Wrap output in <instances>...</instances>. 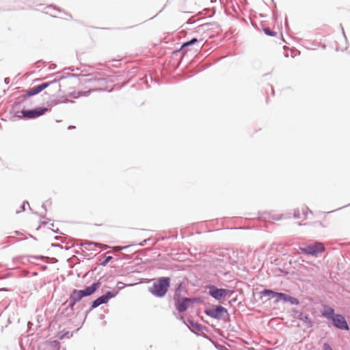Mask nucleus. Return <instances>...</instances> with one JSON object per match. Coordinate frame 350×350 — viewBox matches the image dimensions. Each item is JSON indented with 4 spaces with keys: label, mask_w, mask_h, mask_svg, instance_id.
Here are the masks:
<instances>
[{
    "label": "nucleus",
    "mask_w": 350,
    "mask_h": 350,
    "mask_svg": "<svg viewBox=\"0 0 350 350\" xmlns=\"http://www.w3.org/2000/svg\"><path fill=\"white\" fill-rule=\"evenodd\" d=\"M170 283L169 278H161L153 283L149 290L154 295L161 297L167 293Z\"/></svg>",
    "instance_id": "nucleus-1"
},
{
    "label": "nucleus",
    "mask_w": 350,
    "mask_h": 350,
    "mask_svg": "<svg viewBox=\"0 0 350 350\" xmlns=\"http://www.w3.org/2000/svg\"><path fill=\"white\" fill-rule=\"evenodd\" d=\"M205 313L208 316L217 319H225L226 317H228V310L221 306H213L206 310Z\"/></svg>",
    "instance_id": "nucleus-2"
},
{
    "label": "nucleus",
    "mask_w": 350,
    "mask_h": 350,
    "mask_svg": "<svg viewBox=\"0 0 350 350\" xmlns=\"http://www.w3.org/2000/svg\"><path fill=\"white\" fill-rule=\"evenodd\" d=\"M300 250L305 254L317 255L318 253L324 252L325 247L321 243H315L304 247H300Z\"/></svg>",
    "instance_id": "nucleus-3"
},
{
    "label": "nucleus",
    "mask_w": 350,
    "mask_h": 350,
    "mask_svg": "<svg viewBox=\"0 0 350 350\" xmlns=\"http://www.w3.org/2000/svg\"><path fill=\"white\" fill-rule=\"evenodd\" d=\"M331 320L336 327L340 329L349 330V325L342 315L336 314Z\"/></svg>",
    "instance_id": "nucleus-4"
},
{
    "label": "nucleus",
    "mask_w": 350,
    "mask_h": 350,
    "mask_svg": "<svg viewBox=\"0 0 350 350\" xmlns=\"http://www.w3.org/2000/svg\"><path fill=\"white\" fill-rule=\"evenodd\" d=\"M229 291L224 288H217L215 286L210 287L209 294L216 299H219L222 297H225Z\"/></svg>",
    "instance_id": "nucleus-5"
},
{
    "label": "nucleus",
    "mask_w": 350,
    "mask_h": 350,
    "mask_svg": "<svg viewBox=\"0 0 350 350\" xmlns=\"http://www.w3.org/2000/svg\"><path fill=\"white\" fill-rule=\"evenodd\" d=\"M47 109L46 108H41L38 109L23 111L22 113L25 118H34L43 115Z\"/></svg>",
    "instance_id": "nucleus-6"
},
{
    "label": "nucleus",
    "mask_w": 350,
    "mask_h": 350,
    "mask_svg": "<svg viewBox=\"0 0 350 350\" xmlns=\"http://www.w3.org/2000/svg\"><path fill=\"white\" fill-rule=\"evenodd\" d=\"M112 297L113 295L110 292H108L106 295L97 298L92 303V308H95L103 304L107 303Z\"/></svg>",
    "instance_id": "nucleus-7"
},
{
    "label": "nucleus",
    "mask_w": 350,
    "mask_h": 350,
    "mask_svg": "<svg viewBox=\"0 0 350 350\" xmlns=\"http://www.w3.org/2000/svg\"><path fill=\"white\" fill-rule=\"evenodd\" d=\"M83 297V296L82 294V291L74 290L70 296V306L71 308L73 307V306L75 304V303L79 301Z\"/></svg>",
    "instance_id": "nucleus-8"
},
{
    "label": "nucleus",
    "mask_w": 350,
    "mask_h": 350,
    "mask_svg": "<svg viewBox=\"0 0 350 350\" xmlns=\"http://www.w3.org/2000/svg\"><path fill=\"white\" fill-rule=\"evenodd\" d=\"M49 85V83H42L39 85L33 87L32 88L29 89L27 91V94L30 96L36 95V94H38L39 92H40L41 91H42L43 90H44L45 88H46Z\"/></svg>",
    "instance_id": "nucleus-9"
},
{
    "label": "nucleus",
    "mask_w": 350,
    "mask_h": 350,
    "mask_svg": "<svg viewBox=\"0 0 350 350\" xmlns=\"http://www.w3.org/2000/svg\"><path fill=\"white\" fill-rule=\"evenodd\" d=\"M100 286V283L96 282L92 284L91 286H88L85 289L81 290L83 297L92 295Z\"/></svg>",
    "instance_id": "nucleus-10"
},
{
    "label": "nucleus",
    "mask_w": 350,
    "mask_h": 350,
    "mask_svg": "<svg viewBox=\"0 0 350 350\" xmlns=\"http://www.w3.org/2000/svg\"><path fill=\"white\" fill-rule=\"evenodd\" d=\"M100 286V283L96 282L92 284L91 286H88L85 289L81 290L83 297L92 295Z\"/></svg>",
    "instance_id": "nucleus-11"
},
{
    "label": "nucleus",
    "mask_w": 350,
    "mask_h": 350,
    "mask_svg": "<svg viewBox=\"0 0 350 350\" xmlns=\"http://www.w3.org/2000/svg\"><path fill=\"white\" fill-rule=\"evenodd\" d=\"M336 314L334 313V310L332 308L329 306H323V309L322 310V315L323 317L331 320Z\"/></svg>",
    "instance_id": "nucleus-12"
},
{
    "label": "nucleus",
    "mask_w": 350,
    "mask_h": 350,
    "mask_svg": "<svg viewBox=\"0 0 350 350\" xmlns=\"http://www.w3.org/2000/svg\"><path fill=\"white\" fill-rule=\"evenodd\" d=\"M191 300L188 298H185L183 299L182 301H178L176 306V308L179 312H183L185 311L188 306V303L191 302Z\"/></svg>",
    "instance_id": "nucleus-13"
},
{
    "label": "nucleus",
    "mask_w": 350,
    "mask_h": 350,
    "mask_svg": "<svg viewBox=\"0 0 350 350\" xmlns=\"http://www.w3.org/2000/svg\"><path fill=\"white\" fill-rule=\"evenodd\" d=\"M300 319L304 321L307 327H311L312 326V322L308 316H301Z\"/></svg>",
    "instance_id": "nucleus-14"
},
{
    "label": "nucleus",
    "mask_w": 350,
    "mask_h": 350,
    "mask_svg": "<svg viewBox=\"0 0 350 350\" xmlns=\"http://www.w3.org/2000/svg\"><path fill=\"white\" fill-rule=\"evenodd\" d=\"M275 297H277L278 299H283L284 301H289L291 298L288 295L282 293H276L275 294Z\"/></svg>",
    "instance_id": "nucleus-15"
},
{
    "label": "nucleus",
    "mask_w": 350,
    "mask_h": 350,
    "mask_svg": "<svg viewBox=\"0 0 350 350\" xmlns=\"http://www.w3.org/2000/svg\"><path fill=\"white\" fill-rule=\"evenodd\" d=\"M197 42H198V40L196 38H193L190 41L187 42L185 44H183L182 46V48L186 49V48L189 47L190 45L196 43Z\"/></svg>",
    "instance_id": "nucleus-16"
},
{
    "label": "nucleus",
    "mask_w": 350,
    "mask_h": 350,
    "mask_svg": "<svg viewBox=\"0 0 350 350\" xmlns=\"http://www.w3.org/2000/svg\"><path fill=\"white\" fill-rule=\"evenodd\" d=\"M275 293H276L275 292H274V291H273L271 290H267V289L262 291V293H261V294L262 295H265V296L271 295L272 297H275Z\"/></svg>",
    "instance_id": "nucleus-17"
},
{
    "label": "nucleus",
    "mask_w": 350,
    "mask_h": 350,
    "mask_svg": "<svg viewBox=\"0 0 350 350\" xmlns=\"http://www.w3.org/2000/svg\"><path fill=\"white\" fill-rule=\"evenodd\" d=\"M301 211L302 213V214H304V215H306L308 211V209L307 208H304V207H302L301 208ZM299 212H300V210L298 209L297 210V213L295 214V216L297 217H299Z\"/></svg>",
    "instance_id": "nucleus-18"
},
{
    "label": "nucleus",
    "mask_w": 350,
    "mask_h": 350,
    "mask_svg": "<svg viewBox=\"0 0 350 350\" xmlns=\"http://www.w3.org/2000/svg\"><path fill=\"white\" fill-rule=\"evenodd\" d=\"M265 33L269 36H275L276 33L268 28L264 29Z\"/></svg>",
    "instance_id": "nucleus-19"
},
{
    "label": "nucleus",
    "mask_w": 350,
    "mask_h": 350,
    "mask_svg": "<svg viewBox=\"0 0 350 350\" xmlns=\"http://www.w3.org/2000/svg\"><path fill=\"white\" fill-rule=\"evenodd\" d=\"M323 349H324V350H332V347H330V345H328V344H327V343L324 344V345H323Z\"/></svg>",
    "instance_id": "nucleus-20"
},
{
    "label": "nucleus",
    "mask_w": 350,
    "mask_h": 350,
    "mask_svg": "<svg viewBox=\"0 0 350 350\" xmlns=\"http://www.w3.org/2000/svg\"><path fill=\"white\" fill-rule=\"evenodd\" d=\"M112 259V257L111 256H107L103 264H106L107 262H109Z\"/></svg>",
    "instance_id": "nucleus-21"
},
{
    "label": "nucleus",
    "mask_w": 350,
    "mask_h": 350,
    "mask_svg": "<svg viewBox=\"0 0 350 350\" xmlns=\"http://www.w3.org/2000/svg\"><path fill=\"white\" fill-rule=\"evenodd\" d=\"M126 247H120V246H116L114 247V250L115 251H120L124 248H125Z\"/></svg>",
    "instance_id": "nucleus-22"
},
{
    "label": "nucleus",
    "mask_w": 350,
    "mask_h": 350,
    "mask_svg": "<svg viewBox=\"0 0 350 350\" xmlns=\"http://www.w3.org/2000/svg\"><path fill=\"white\" fill-rule=\"evenodd\" d=\"M72 128H75V126H68L69 129H72Z\"/></svg>",
    "instance_id": "nucleus-23"
}]
</instances>
